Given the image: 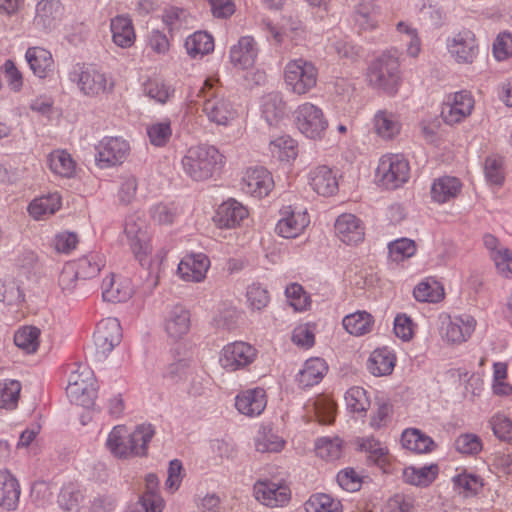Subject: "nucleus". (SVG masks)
I'll return each instance as SVG.
<instances>
[{"mask_svg": "<svg viewBox=\"0 0 512 512\" xmlns=\"http://www.w3.org/2000/svg\"><path fill=\"white\" fill-rule=\"evenodd\" d=\"M154 434L151 424L138 425L131 433L125 426L117 425L109 433L106 447L117 458L144 456Z\"/></svg>", "mask_w": 512, "mask_h": 512, "instance_id": "f257e3e1", "label": "nucleus"}, {"mask_svg": "<svg viewBox=\"0 0 512 512\" xmlns=\"http://www.w3.org/2000/svg\"><path fill=\"white\" fill-rule=\"evenodd\" d=\"M367 78L369 85L393 96L398 92L402 78L396 51H387L371 62Z\"/></svg>", "mask_w": 512, "mask_h": 512, "instance_id": "f03ea898", "label": "nucleus"}, {"mask_svg": "<svg viewBox=\"0 0 512 512\" xmlns=\"http://www.w3.org/2000/svg\"><path fill=\"white\" fill-rule=\"evenodd\" d=\"M181 163L190 178L202 181L213 175L216 167L222 163V155L214 146H193L187 150Z\"/></svg>", "mask_w": 512, "mask_h": 512, "instance_id": "7ed1b4c3", "label": "nucleus"}, {"mask_svg": "<svg viewBox=\"0 0 512 512\" xmlns=\"http://www.w3.org/2000/svg\"><path fill=\"white\" fill-rule=\"evenodd\" d=\"M200 93L203 98V112L210 122L226 126L237 117L234 104L220 89L214 88L210 79L204 81Z\"/></svg>", "mask_w": 512, "mask_h": 512, "instance_id": "20e7f679", "label": "nucleus"}, {"mask_svg": "<svg viewBox=\"0 0 512 512\" xmlns=\"http://www.w3.org/2000/svg\"><path fill=\"white\" fill-rule=\"evenodd\" d=\"M66 394L70 402L75 405L84 408L93 407L97 396L93 371L83 365H79L76 370L71 371Z\"/></svg>", "mask_w": 512, "mask_h": 512, "instance_id": "39448f33", "label": "nucleus"}, {"mask_svg": "<svg viewBox=\"0 0 512 512\" xmlns=\"http://www.w3.org/2000/svg\"><path fill=\"white\" fill-rule=\"evenodd\" d=\"M317 79L318 70L311 61L298 58L285 66L284 81L287 89L294 94H306L315 87Z\"/></svg>", "mask_w": 512, "mask_h": 512, "instance_id": "423d86ee", "label": "nucleus"}, {"mask_svg": "<svg viewBox=\"0 0 512 512\" xmlns=\"http://www.w3.org/2000/svg\"><path fill=\"white\" fill-rule=\"evenodd\" d=\"M68 78L87 96L98 95L108 90V78L93 66L77 63L69 71Z\"/></svg>", "mask_w": 512, "mask_h": 512, "instance_id": "0eeeda50", "label": "nucleus"}, {"mask_svg": "<svg viewBox=\"0 0 512 512\" xmlns=\"http://www.w3.org/2000/svg\"><path fill=\"white\" fill-rule=\"evenodd\" d=\"M295 123L298 130L310 139L322 138L328 127L322 109L309 102L298 106L295 111Z\"/></svg>", "mask_w": 512, "mask_h": 512, "instance_id": "6e6552de", "label": "nucleus"}, {"mask_svg": "<svg viewBox=\"0 0 512 512\" xmlns=\"http://www.w3.org/2000/svg\"><path fill=\"white\" fill-rule=\"evenodd\" d=\"M408 160L400 154L383 156L380 159L377 173L387 189H396L409 179Z\"/></svg>", "mask_w": 512, "mask_h": 512, "instance_id": "1a4fd4ad", "label": "nucleus"}, {"mask_svg": "<svg viewBox=\"0 0 512 512\" xmlns=\"http://www.w3.org/2000/svg\"><path fill=\"white\" fill-rule=\"evenodd\" d=\"M446 48L451 57L460 64H471L479 53L475 34L468 29H462L446 39Z\"/></svg>", "mask_w": 512, "mask_h": 512, "instance_id": "9d476101", "label": "nucleus"}, {"mask_svg": "<svg viewBox=\"0 0 512 512\" xmlns=\"http://www.w3.org/2000/svg\"><path fill=\"white\" fill-rule=\"evenodd\" d=\"M122 334L120 322L116 318H106L97 324L94 332L95 357L103 361L116 345L120 343Z\"/></svg>", "mask_w": 512, "mask_h": 512, "instance_id": "9b49d317", "label": "nucleus"}, {"mask_svg": "<svg viewBox=\"0 0 512 512\" xmlns=\"http://www.w3.org/2000/svg\"><path fill=\"white\" fill-rule=\"evenodd\" d=\"M124 233L135 260L143 268H149L153 250V231L150 226H125Z\"/></svg>", "mask_w": 512, "mask_h": 512, "instance_id": "f8f14e48", "label": "nucleus"}, {"mask_svg": "<svg viewBox=\"0 0 512 512\" xmlns=\"http://www.w3.org/2000/svg\"><path fill=\"white\" fill-rule=\"evenodd\" d=\"M256 357V348L249 343L236 341L223 347L219 363L226 371L234 372L249 366Z\"/></svg>", "mask_w": 512, "mask_h": 512, "instance_id": "ddd939ff", "label": "nucleus"}, {"mask_svg": "<svg viewBox=\"0 0 512 512\" xmlns=\"http://www.w3.org/2000/svg\"><path fill=\"white\" fill-rule=\"evenodd\" d=\"M95 149L96 164L104 169L122 164L130 152V145L121 137H105Z\"/></svg>", "mask_w": 512, "mask_h": 512, "instance_id": "4468645a", "label": "nucleus"}, {"mask_svg": "<svg viewBox=\"0 0 512 512\" xmlns=\"http://www.w3.org/2000/svg\"><path fill=\"white\" fill-rule=\"evenodd\" d=\"M474 107V100L470 92L459 91L449 95L443 103L441 116L445 123L453 125L469 116Z\"/></svg>", "mask_w": 512, "mask_h": 512, "instance_id": "2eb2a0df", "label": "nucleus"}, {"mask_svg": "<svg viewBox=\"0 0 512 512\" xmlns=\"http://www.w3.org/2000/svg\"><path fill=\"white\" fill-rule=\"evenodd\" d=\"M273 186L270 172L262 166L247 168L241 180V190L257 198L267 196Z\"/></svg>", "mask_w": 512, "mask_h": 512, "instance_id": "dca6fc26", "label": "nucleus"}, {"mask_svg": "<svg viewBox=\"0 0 512 512\" xmlns=\"http://www.w3.org/2000/svg\"><path fill=\"white\" fill-rule=\"evenodd\" d=\"M255 498L269 507L283 506L290 499V490L286 485L271 480H259L253 487Z\"/></svg>", "mask_w": 512, "mask_h": 512, "instance_id": "f3484780", "label": "nucleus"}, {"mask_svg": "<svg viewBox=\"0 0 512 512\" xmlns=\"http://www.w3.org/2000/svg\"><path fill=\"white\" fill-rule=\"evenodd\" d=\"M308 181L318 195L325 197L334 195L339 188L336 172L326 165L312 168L308 174Z\"/></svg>", "mask_w": 512, "mask_h": 512, "instance_id": "a211bd4d", "label": "nucleus"}, {"mask_svg": "<svg viewBox=\"0 0 512 512\" xmlns=\"http://www.w3.org/2000/svg\"><path fill=\"white\" fill-rule=\"evenodd\" d=\"M267 405L266 392L256 387L240 392L235 398V407L239 413L248 416H259Z\"/></svg>", "mask_w": 512, "mask_h": 512, "instance_id": "6ab92c4d", "label": "nucleus"}, {"mask_svg": "<svg viewBox=\"0 0 512 512\" xmlns=\"http://www.w3.org/2000/svg\"><path fill=\"white\" fill-rule=\"evenodd\" d=\"M476 326L474 317L468 314L448 317L446 322L442 323L446 339L451 343L465 342L473 333Z\"/></svg>", "mask_w": 512, "mask_h": 512, "instance_id": "aec40b11", "label": "nucleus"}, {"mask_svg": "<svg viewBox=\"0 0 512 512\" xmlns=\"http://www.w3.org/2000/svg\"><path fill=\"white\" fill-rule=\"evenodd\" d=\"M209 266L210 260L205 254H192L180 261L178 273L183 280L200 282L205 278Z\"/></svg>", "mask_w": 512, "mask_h": 512, "instance_id": "412c9836", "label": "nucleus"}, {"mask_svg": "<svg viewBox=\"0 0 512 512\" xmlns=\"http://www.w3.org/2000/svg\"><path fill=\"white\" fill-rule=\"evenodd\" d=\"M190 312L182 305L173 306L165 317V331L172 339L178 340L190 330Z\"/></svg>", "mask_w": 512, "mask_h": 512, "instance_id": "4be33fe9", "label": "nucleus"}, {"mask_svg": "<svg viewBox=\"0 0 512 512\" xmlns=\"http://www.w3.org/2000/svg\"><path fill=\"white\" fill-rule=\"evenodd\" d=\"M258 47L253 37L244 36L230 49L231 63L241 69H247L256 61Z\"/></svg>", "mask_w": 512, "mask_h": 512, "instance_id": "5701e85b", "label": "nucleus"}, {"mask_svg": "<svg viewBox=\"0 0 512 512\" xmlns=\"http://www.w3.org/2000/svg\"><path fill=\"white\" fill-rule=\"evenodd\" d=\"M20 493L18 480L8 470H0V507L16 509Z\"/></svg>", "mask_w": 512, "mask_h": 512, "instance_id": "b1692460", "label": "nucleus"}, {"mask_svg": "<svg viewBox=\"0 0 512 512\" xmlns=\"http://www.w3.org/2000/svg\"><path fill=\"white\" fill-rule=\"evenodd\" d=\"M248 216L247 207L235 199H229L219 205L213 220L218 224H240Z\"/></svg>", "mask_w": 512, "mask_h": 512, "instance_id": "393cba45", "label": "nucleus"}, {"mask_svg": "<svg viewBox=\"0 0 512 512\" xmlns=\"http://www.w3.org/2000/svg\"><path fill=\"white\" fill-rule=\"evenodd\" d=\"M262 116L269 126H275L286 114V105L280 92H270L262 98Z\"/></svg>", "mask_w": 512, "mask_h": 512, "instance_id": "a878e982", "label": "nucleus"}, {"mask_svg": "<svg viewBox=\"0 0 512 512\" xmlns=\"http://www.w3.org/2000/svg\"><path fill=\"white\" fill-rule=\"evenodd\" d=\"M25 58L35 76L45 78L52 71L53 58L51 53L41 47H30Z\"/></svg>", "mask_w": 512, "mask_h": 512, "instance_id": "bb28decb", "label": "nucleus"}, {"mask_svg": "<svg viewBox=\"0 0 512 512\" xmlns=\"http://www.w3.org/2000/svg\"><path fill=\"white\" fill-rule=\"evenodd\" d=\"M396 363L394 353L387 347L375 349L367 361V369L374 376H386L392 373Z\"/></svg>", "mask_w": 512, "mask_h": 512, "instance_id": "cd10ccee", "label": "nucleus"}, {"mask_svg": "<svg viewBox=\"0 0 512 512\" xmlns=\"http://www.w3.org/2000/svg\"><path fill=\"white\" fill-rule=\"evenodd\" d=\"M61 14L60 0H40L36 5L34 24L42 29H51Z\"/></svg>", "mask_w": 512, "mask_h": 512, "instance_id": "c85d7f7f", "label": "nucleus"}, {"mask_svg": "<svg viewBox=\"0 0 512 512\" xmlns=\"http://www.w3.org/2000/svg\"><path fill=\"white\" fill-rule=\"evenodd\" d=\"M110 29L113 42L122 48L130 47L135 40L132 20L128 16L118 15L111 19Z\"/></svg>", "mask_w": 512, "mask_h": 512, "instance_id": "c756f323", "label": "nucleus"}, {"mask_svg": "<svg viewBox=\"0 0 512 512\" xmlns=\"http://www.w3.org/2000/svg\"><path fill=\"white\" fill-rule=\"evenodd\" d=\"M401 444L403 448L420 454L431 452L436 446L431 437L416 428H408L402 432Z\"/></svg>", "mask_w": 512, "mask_h": 512, "instance_id": "7c9ffc66", "label": "nucleus"}, {"mask_svg": "<svg viewBox=\"0 0 512 512\" xmlns=\"http://www.w3.org/2000/svg\"><path fill=\"white\" fill-rule=\"evenodd\" d=\"M327 365L321 358H310L304 363L297 375V381L302 387H311L318 384L327 372Z\"/></svg>", "mask_w": 512, "mask_h": 512, "instance_id": "2f4dec72", "label": "nucleus"}, {"mask_svg": "<svg viewBox=\"0 0 512 512\" xmlns=\"http://www.w3.org/2000/svg\"><path fill=\"white\" fill-rule=\"evenodd\" d=\"M61 206V197L58 193H50L35 198L28 206V212L34 220H45L46 216L54 214Z\"/></svg>", "mask_w": 512, "mask_h": 512, "instance_id": "473e14b6", "label": "nucleus"}, {"mask_svg": "<svg viewBox=\"0 0 512 512\" xmlns=\"http://www.w3.org/2000/svg\"><path fill=\"white\" fill-rule=\"evenodd\" d=\"M378 18L379 7L373 2H361L355 7L353 21L359 32L374 29Z\"/></svg>", "mask_w": 512, "mask_h": 512, "instance_id": "72a5a7b5", "label": "nucleus"}, {"mask_svg": "<svg viewBox=\"0 0 512 512\" xmlns=\"http://www.w3.org/2000/svg\"><path fill=\"white\" fill-rule=\"evenodd\" d=\"M342 324L349 334L362 336L372 330L374 318L367 311H356L346 315L342 320Z\"/></svg>", "mask_w": 512, "mask_h": 512, "instance_id": "f704fd0d", "label": "nucleus"}, {"mask_svg": "<svg viewBox=\"0 0 512 512\" xmlns=\"http://www.w3.org/2000/svg\"><path fill=\"white\" fill-rule=\"evenodd\" d=\"M461 184L455 177L444 176L434 181L431 196L438 203H445L454 198L460 191Z\"/></svg>", "mask_w": 512, "mask_h": 512, "instance_id": "c9c22d12", "label": "nucleus"}, {"mask_svg": "<svg viewBox=\"0 0 512 512\" xmlns=\"http://www.w3.org/2000/svg\"><path fill=\"white\" fill-rule=\"evenodd\" d=\"M306 512H342L340 500L326 493H316L309 497L304 504Z\"/></svg>", "mask_w": 512, "mask_h": 512, "instance_id": "e433bc0d", "label": "nucleus"}, {"mask_svg": "<svg viewBox=\"0 0 512 512\" xmlns=\"http://www.w3.org/2000/svg\"><path fill=\"white\" fill-rule=\"evenodd\" d=\"M185 49L193 58L201 57L214 49V40L207 32L198 31L187 37Z\"/></svg>", "mask_w": 512, "mask_h": 512, "instance_id": "4c0bfd02", "label": "nucleus"}, {"mask_svg": "<svg viewBox=\"0 0 512 512\" xmlns=\"http://www.w3.org/2000/svg\"><path fill=\"white\" fill-rule=\"evenodd\" d=\"M51 171L61 177L70 178L75 173V161L71 155L64 150L52 152L48 158Z\"/></svg>", "mask_w": 512, "mask_h": 512, "instance_id": "58836bf2", "label": "nucleus"}, {"mask_svg": "<svg viewBox=\"0 0 512 512\" xmlns=\"http://www.w3.org/2000/svg\"><path fill=\"white\" fill-rule=\"evenodd\" d=\"M438 474L437 465L423 466L421 468L407 467L403 471L405 482L416 486H428Z\"/></svg>", "mask_w": 512, "mask_h": 512, "instance_id": "ea45409f", "label": "nucleus"}, {"mask_svg": "<svg viewBox=\"0 0 512 512\" xmlns=\"http://www.w3.org/2000/svg\"><path fill=\"white\" fill-rule=\"evenodd\" d=\"M284 443V440L276 435L271 427H262L255 437V448L261 453L280 452Z\"/></svg>", "mask_w": 512, "mask_h": 512, "instance_id": "a19ab883", "label": "nucleus"}, {"mask_svg": "<svg viewBox=\"0 0 512 512\" xmlns=\"http://www.w3.org/2000/svg\"><path fill=\"white\" fill-rule=\"evenodd\" d=\"M374 126L377 134L385 139L393 138L400 130L396 115L387 111H378L375 114Z\"/></svg>", "mask_w": 512, "mask_h": 512, "instance_id": "79ce46f5", "label": "nucleus"}, {"mask_svg": "<svg viewBox=\"0 0 512 512\" xmlns=\"http://www.w3.org/2000/svg\"><path fill=\"white\" fill-rule=\"evenodd\" d=\"M132 296V289L129 285L122 286L116 283L113 278L104 279L102 283V297L104 301L119 303L125 302Z\"/></svg>", "mask_w": 512, "mask_h": 512, "instance_id": "37998d69", "label": "nucleus"}, {"mask_svg": "<svg viewBox=\"0 0 512 512\" xmlns=\"http://www.w3.org/2000/svg\"><path fill=\"white\" fill-rule=\"evenodd\" d=\"M147 135L152 145L156 147H164L172 136L170 120L164 119L150 124L147 127Z\"/></svg>", "mask_w": 512, "mask_h": 512, "instance_id": "c03bdc74", "label": "nucleus"}, {"mask_svg": "<svg viewBox=\"0 0 512 512\" xmlns=\"http://www.w3.org/2000/svg\"><path fill=\"white\" fill-rule=\"evenodd\" d=\"M316 454L327 461H334L340 458L342 453V441L338 437L333 439L323 437L315 443Z\"/></svg>", "mask_w": 512, "mask_h": 512, "instance_id": "a18cd8bd", "label": "nucleus"}, {"mask_svg": "<svg viewBox=\"0 0 512 512\" xmlns=\"http://www.w3.org/2000/svg\"><path fill=\"white\" fill-rule=\"evenodd\" d=\"M40 330L34 326H26L19 329L14 335V343L27 353H33L39 345Z\"/></svg>", "mask_w": 512, "mask_h": 512, "instance_id": "49530a36", "label": "nucleus"}, {"mask_svg": "<svg viewBox=\"0 0 512 512\" xmlns=\"http://www.w3.org/2000/svg\"><path fill=\"white\" fill-rule=\"evenodd\" d=\"M191 375L190 360L188 358H175L167 365L163 377L173 383L186 380Z\"/></svg>", "mask_w": 512, "mask_h": 512, "instance_id": "de8ad7c7", "label": "nucleus"}, {"mask_svg": "<svg viewBox=\"0 0 512 512\" xmlns=\"http://www.w3.org/2000/svg\"><path fill=\"white\" fill-rule=\"evenodd\" d=\"M96 258L97 256L93 254L86 255L70 265L81 280L91 279L96 277L101 270V263Z\"/></svg>", "mask_w": 512, "mask_h": 512, "instance_id": "09e8293b", "label": "nucleus"}, {"mask_svg": "<svg viewBox=\"0 0 512 512\" xmlns=\"http://www.w3.org/2000/svg\"><path fill=\"white\" fill-rule=\"evenodd\" d=\"M21 384L16 380H5L0 383V408L14 409L17 406Z\"/></svg>", "mask_w": 512, "mask_h": 512, "instance_id": "8fccbe9b", "label": "nucleus"}, {"mask_svg": "<svg viewBox=\"0 0 512 512\" xmlns=\"http://www.w3.org/2000/svg\"><path fill=\"white\" fill-rule=\"evenodd\" d=\"M280 216L277 224H310L311 222L307 208L298 205L284 206L280 210Z\"/></svg>", "mask_w": 512, "mask_h": 512, "instance_id": "3c124183", "label": "nucleus"}, {"mask_svg": "<svg viewBox=\"0 0 512 512\" xmlns=\"http://www.w3.org/2000/svg\"><path fill=\"white\" fill-rule=\"evenodd\" d=\"M389 258L396 263L412 257L416 252L415 242L408 238L397 239L388 244Z\"/></svg>", "mask_w": 512, "mask_h": 512, "instance_id": "603ef678", "label": "nucleus"}, {"mask_svg": "<svg viewBox=\"0 0 512 512\" xmlns=\"http://www.w3.org/2000/svg\"><path fill=\"white\" fill-rule=\"evenodd\" d=\"M270 151L280 160L290 161L297 156L296 142L289 136H281L270 142Z\"/></svg>", "mask_w": 512, "mask_h": 512, "instance_id": "864d4df0", "label": "nucleus"}, {"mask_svg": "<svg viewBox=\"0 0 512 512\" xmlns=\"http://www.w3.org/2000/svg\"><path fill=\"white\" fill-rule=\"evenodd\" d=\"M150 220L158 224L178 221V209L173 203H158L149 210Z\"/></svg>", "mask_w": 512, "mask_h": 512, "instance_id": "5fc2aeb1", "label": "nucleus"}, {"mask_svg": "<svg viewBox=\"0 0 512 512\" xmlns=\"http://www.w3.org/2000/svg\"><path fill=\"white\" fill-rule=\"evenodd\" d=\"M163 21L171 32L188 28L191 23L188 12L178 7L167 9L163 15Z\"/></svg>", "mask_w": 512, "mask_h": 512, "instance_id": "6e6d98bb", "label": "nucleus"}, {"mask_svg": "<svg viewBox=\"0 0 512 512\" xmlns=\"http://www.w3.org/2000/svg\"><path fill=\"white\" fill-rule=\"evenodd\" d=\"M454 447L461 454L476 455L482 450L483 443L478 435L463 433L456 438Z\"/></svg>", "mask_w": 512, "mask_h": 512, "instance_id": "4d7b16f0", "label": "nucleus"}, {"mask_svg": "<svg viewBox=\"0 0 512 512\" xmlns=\"http://www.w3.org/2000/svg\"><path fill=\"white\" fill-rule=\"evenodd\" d=\"M246 297L249 306L257 311L264 309L270 302L268 290L260 283L250 285L247 289Z\"/></svg>", "mask_w": 512, "mask_h": 512, "instance_id": "13d9d810", "label": "nucleus"}, {"mask_svg": "<svg viewBox=\"0 0 512 512\" xmlns=\"http://www.w3.org/2000/svg\"><path fill=\"white\" fill-rule=\"evenodd\" d=\"M347 408L352 412H363L367 410L368 398L366 391L359 386L349 388L345 393Z\"/></svg>", "mask_w": 512, "mask_h": 512, "instance_id": "bf43d9fd", "label": "nucleus"}, {"mask_svg": "<svg viewBox=\"0 0 512 512\" xmlns=\"http://www.w3.org/2000/svg\"><path fill=\"white\" fill-rule=\"evenodd\" d=\"M81 498L82 495L77 488L73 484H68L62 487L57 502L63 510L73 511L77 509Z\"/></svg>", "mask_w": 512, "mask_h": 512, "instance_id": "052dcab7", "label": "nucleus"}, {"mask_svg": "<svg viewBox=\"0 0 512 512\" xmlns=\"http://www.w3.org/2000/svg\"><path fill=\"white\" fill-rule=\"evenodd\" d=\"M315 414L321 424H331L336 416V404L325 397L318 398L314 403Z\"/></svg>", "mask_w": 512, "mask_h": 512, "instance_id": "680f3d73", "label": "nucleus"}, {"mask_svg": "<svg viewBox=\"0 0 512 512\" xmlns=\"http://www.w3.org/2000/svg\"><path fill=\"white\" fill-rule=\"evenodd\" d=\"M285 293L290 300V305L297 311L306 310L310 305V297L300 284L293 283L289 285Z\"/></svg>", "mask_w": 512, "mask_h": 512, "instance_id": "e2e57ef3", "label": "nucleus"}, {"mask_svg": "<svg viewBox=\"0 0 512 512\" xmlns=\"http://www.w3.org/2000/svg\"><path fill=\"white\" fill-rule=\"evenodd\" d=\"M78 242L79 238L75 232L62 231L54 236L52 246L58 253L69 254L76 248Z\"/></svg>", "mask_w": 512, "mask_h": 512, "instance_id": "0e129e2a", "label": "nucleus"}, {"mask_svg": "<svg viewBox=\"0 0 512 512\" xmlns=\"http://www.w3.org/2000/svg\"><path fill=\"white\" fill-rule=\"evenodd\" d=\"M490 424L494 435L503 441L512 440V421L504 414H496Z\"/></svg>", "mask_w": 512, "mask_h": 512, "instance_id": "69168bd1", "label": "nucleus"}, {"mask_svg": "<svg viewBox=\"0 0 512 512\" xmlns=\"http://www.w3.org/2000/svg\"><path fill=\"white\" fill-rule=\"evenodd\" d=\"M484 173L488 182L500 185L504 180L501 158L487 157L484 164Z\"/></svg>", "mask_w": 512, "mask_h": 512, "instance_id": "338daca9", "label": "nucleus"}, {"mask_svg": "<svg viewBox=\"0 0 512 512\" xmlns=\"http://www.w3.org/2000/svg\"><path fill=\"white\" fill-rule=\"evenodd\" d=\"M454 485L468 494H477L483 486L482 479L479 476L462 473L453 478Z\"/></svg>", "mask_w": 512, "mask_h": 512, "instance_id": "774afa93", "label": "nucleus"}]
</instances>
